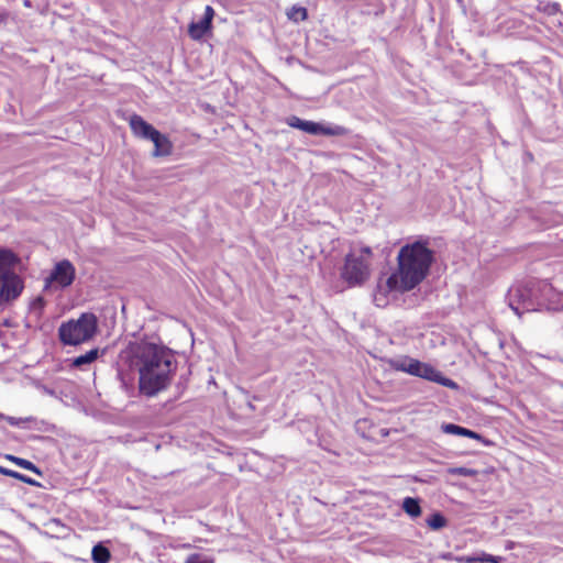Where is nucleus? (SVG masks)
I'll return each mask as SVG.
<instances>
[{
  "label": "nucleus",
  "mask_w": 563,
  "mask_h": 563,
  "mask_svg": "<svg viewBox=\"0 0 563 563\" xmlns=\"http://www.w3.org/2000/svg\"><path fill=\"white\" fill-rule=\"evenodd\" d=\"M19 481H22L24 483H27L30 485H35V479L31 478V477H27L23 474H20V477L18 478Z\"/></svg>",
  "instance_id": "473e14b6"
},
{
  "label": "nucleus",
  "mask_w": 563,
  "mask_h": 563,
  "mask_svg": "<svg viewBox=\"0 0 563 563\" xmlns=\"http://www.w3.org/2000/svg\"><path fill=\"white\" fill-rule=\"evenodd\" d=\"M130 129L133 135L137 139L148 141L153 136H156V129L152 123L147 122L142 115L132 113L129 118Z\"/></svg>",
  "instance_id": "f8f14e48"
},
{
  "label": "nucleus",
  "mask_w": 563,
  "mask_h": 563,
  "mask_svg": "<svg viewBox=\"0 0 563 563\" xmlns=\"http://www.w3.org/2000/svg\"><path fill=\"white\" fill-rule=\"evenodd\" d=\"M36 430H37V432L38 431H44V432H54V433H56L55 424L48 423L46 421H41V422L37 421Z\"/></svg>",
  "instance_id": "c756f323"
},
{
  "label": "nucleus",
  "mask_w": 563,
  "mask_h": 563,
  "mask_svg": "<svg viewBox=\"0 0 563 563\" xmlns=\"http://www.w3.org/2000/svg\"><path fill=\"white\" fill-rule=\"evenodd\" d=\"M25 5L30 7V5H31V4H30V1H27V0H26V1H25Z\"/></svg>",
  "instance_id": "49530a36"
},
{
  "label": "nucleus",
  "mask_w": 563,
  "mask_h": 563,
  "mask_svg": "<svg viewBox=\"0 0 563 563\" xmlns=\"http://www.w3.org/2000/svg\"><path fill=\"white\" fill-rule=\"evenodd\" d=\"M340 277L347 288L360 287L368 279L369 268L361 256H356L351 251L344 257Z\"/></svg>",
  "instance_id": "1a4fd4ad"
},
{
  "label": "nucleus",
  "mask_w": 563,
  "mask_h": 563,
  "mask_svg": "<svg viewBox=\"0 0 563 563\" xmlns=\"http://www.w3.org/2000/svg\"><path fill=\"white\" fill-rule=\"evenodd\" d=\"M448 473L453 476L474 477L478 474V471L466 466H455L450 467Z\"/></svg>",
  "instance_id": "bb28decb"
},
{
  "label": "nucleus",
  "mask_w": 563,
  "mask_h": 563,
  "mask_svg": "<svg viewBox=\"0 0 563 563\" xmlns=\"http://www.w3.org/2000/svg\"><path fill=\"white\" fill-rule=\"evenodd\" d=\"M190 376H191V368H190V365H188L187 369L181 372L177 378V382L175 384V394H174L173 400H177L184 395V393L188 388Z\"/></svg>",
  "instance_id": "4be33fe9"
},
{
  "label": "nucleus",
  "mask_w": 563,
  "mask_h": 563,
  "mask_svg": "<svg viewBox=\"0 0 563 563\" xmlns=\"http://www.w3.org/2000/svg\"><path fill=\"white\" fill-rule=\"evenodd\" d=\"M5 459H8L9 461L13 462L14 464H16L18 466H20L24 470L35 472V464H33L31 461H27V460H24L21 457H16L14 455H7Z\"/></svg>",
  "instance_id": "c85d7f7f"
},
{
  "label": "nucleus",
  "mask_w": 563,
  "mask_h": 563,
  "mask_svg": "<svg viewBox=\"0 0 563 563\" xmlns=\"http://www.w3.org/2000/svg\"><path fill=\"white\" fill-rule=\"evenodd\" d=\"M361 251H362V253H365V254H368V255L372 254V250H371L369 246H363L361 249Z\"/></svg>",
  "instance_id": "58836bf2"
},
{
  "label": "nucleus",
  "mask_w": 563,
  "mask_h": 563,
  "mask_svg": "<svg viewBox=\"0 0 563 563\" xmlns=\"http://www.w3.org/2000/svg\"><path fill=\"white\" fill-rule=\"evenodd\" d=\"M555 385L563 389V380H556Z\"/></svg>",
  "instance_id": "ea45409f"
},
{
  "label": "nucleus",
  "mask_w": 563,
  "mask_h": 563,
  "mask_svg": "<svg viewBox=\"0 0 563 563\" xmlns=\"http://www.w3.org/2000/svg\"><path fill=\"white\" fill-rule=\"evenodd\" d=\"M42 475V471L37 467V476Z\"/></svg>",
  "instance_id": "c03bdc74"
},
{
  "label": "nucleus",
  "mask_w": 563,
  "mask_h": 563,
  "mask_svg": "<svg viewBox=\"0 0 563 563\" xmlns=\"http://www.w3.org/2000/svg\"><path fill=\"white\" fill-rule=\"evenodd\" d=\"M316 438L318 445L325 452L340 456V444L336 439L322 428H317Z\"/></svg>",
  "instance_id": "2eb2a0df"
},
{
  "label": "nucleus",
  "mask_w": 563,
  "mask_h": 563,
  "mask_svg": "<svg viewBox=\"0 0 563 563\" xmlns=\"http://www.w3.org/2000/svg\"><path fill=\"white\" fill-rule=\"evenodd\" d=\"M98 330L96 314L82 312L78 319H70L59 325L58 338L64 345L76 346L93 339Z\"/></svg>",
  "instance_id": "39448f33"
},
{
  "label": "nucleus",
  "mask_w": 563,
  "mask_h": 563,
  "mask_svg": "<svg viewBox=\"0 0 563 563\" xmlns=\"http://www.w3.org/2000/svg\"><path fill=\"white\" fill-rule=\"evenodd\" d=\"M507 549H512V542H508Z\"/></svg>",
  "instance_id": "79ce46f5"
},
{
  "label": "nucleus",
  "mask_w": 563,
  "mask_h": 563,
  "mask_svg": "<svg viewBox=\"0 0 563 563\" xmlns=\"http://www.w3.org/2000/svg\"><path fill=\"white\" fill-rule=\"evenodd\" d=\"M387 363L394 371L402 372L408 375L435 383L452 390H457L460 388L455 380L446 376L432 364L413 358L409 355L389 358Z\"/></svg>",
  "instance_id": "20e7f679"
},
{
  "label": "nucleus",
  "mask_w": 563,
  "mask_h": 563,
  "mask_svg": "<svg viewBox=\"0 0 563 563\" xmlns=\"http://www.w3.org/2000/svg\"><path fill=\"white\" fill-rule=\"evenodd\" d=\"M64 399H67L69 401V406L75 401V397L73 394L64 388Z\"/></svg>",
  "instance_id": "2f4dec72"
},
{
  "label": "nucleus",
  "mask_w": 563,
  "mask_h": 563,
  "mask_svg": "<svg viewBox=\"0 0 563 563\" xmlns=\"http://www.w3.org/2000/svg\"><path fill=\"white\" fill-rule=\"evenodd\" d=\"M426 525L431 531H440L449 526V519L440 510H433L427 518Z\"/></svg>",
  "instance_id": "6ab92c4d"
},
{
  "label": "nucleus",
  "mask_w": 563,
  "mask_h": 563,
  "mask_svg": "<svg viewBox=\"0 0 563 563\" xmlns=\"http://www.w3.org/2000/svg\"><path fill=\"white\" fill-rule=\"evenodd\" d=\"M440 429L445 434L464 438L467 434L468 430V428L454 422H442Z\"/></svg>",
  "instance_id": "b1692460"
},
{
  "label": "nucleus",
  "mask_w": 563,
  "mask_h": 563,
  "mask_svg": "<svg viewBox=\"0 0 563 563\" xmlns=\"http://www.w3.org/2000/svg\"><path fill=\"white\" fill-rule=\"evenodd\" d=\"M75 278V265L68 258H63L54 264L44 278L43 291L45 294L63 291L73 285Z\"/></svg>",
  "instance_id": "6e6552de"
},
{
  "label": "nucleus",
  "mask_w": 563,
  "mask_h": 563,
  "mask_svg": "<svg viewBox=\"0 0 563 563\" xmlns=\"http://www.w3.org/2000/svg\"><path fill=\"white\" fill-rule=\"evenodd\" d=\"M156 136H153L148 141L153 143L154 148L152 151L153 157H166L173 153L174 145L169 136L162 131L156 132Z\"/></svg>",
  "instance_id": "4468645a"
},
{
  "label": "nucleus",
  "mask_w": 563,
  "mask_h": 563,
  "mask_svg": "<svg viewBox=\"0 0 563 563\" xmlns=\"http://www.w3.org/2000/svg\"><path fill=\"white\" fill-rule=\"evenodd\" d=\"M430 239L420 235L413 242L402 245L397 255V279L404 289L412 290L430 274L435 253L429 246Z\"/></svg>",
  "instance_id": "7ed1b4c3"
},
{
  "label": "nucleus",
  "mask_w": 563,
  "mask_h": 563,
  "mask_svg": "<svg viewBox=\"0 0 563 563\" xmlns=\"http://www.w3.org/2000/svg\"><path fill=\"white\" fill-rule=\"evenodd\" d=\"M58 441L52 434L41 435L37 434V460L40 457H47L58 452Z\"/></svg>",
  "instance_id": "dca6fc26"
},
{
  "label": "nucleus",
  "mask_w": 563,
  "mask_h": 563,
  "mask_svg": "<svg viewBox=\"0 0 563 563\" xmlns=\"http://www.w3.org/2000/svg\"><path fill=\"white\" fill-rule=\"evenodd\" d=\"M18 263L13 252L0 250V300L14 299L22 291V282L15 273Z\"/></svg>",
  "instance_id": "423d86ee"
},
{
  "label": "nucleus",
  "mask_w": 563,
  "mask_h": 563,
  "mask_svg": "<svg viewBox=\"0 0 563 563\" xmlns=\"http://www.w3.org/2000/svg\"><path fill=\"white\" fill-rule=\"evenodd\" d=\"M37 391L43 393L46 396L53 397L55 399H58L60 402H63L65 406H69V401L67 399H64V388L62 385H44L41 384L37 379Z\"/></svg>",
  "instance_id": "aec40b11"
},
{
  "label": "nucleus",
  "mask_w": 563,
  "mask_h": 563,
  "mask_svg": "<svg viewBox=\"0 0 563 563\" xmlns=\"http://www.w3.org/2000/svg\"><path fill=\"white\" fill-rule=\"evenodd\" d=\"M91 560L93 563H109L111 560L110 549L103 542L96 543L91 549Z\"/></svg>",
  "instance_id": "412c9836"
},
{
  "label": "nucleus",
  "mask_w": 563,
  "mask_h": 563,
  "mask_svg": "<svg viewBox=\"0 0 563 563\" xmlns=\"http://www.w3.org/2000/svg\"><path fill=\"white\" fill-rule=\"evenodd\" d=\"M537 10L549 16L561 13V4L559 2L551 1H539Z\"/></svg>",
  "instance_id": "393cba45"
},
{
  "label": "nucleus",
  "mask_w": 563,
  "mask_h": 563,
  "mask_svg": "<svg viewBox=\"0 0 563 563\" xmlns=\"http://www.w3.org/2000/svg\"><path fill=\"white\" fill-rule=\"evenodd\" d=\"M20 474L19 472H15V471H11V473H8V476L9 477H13V478H19L20 477Z\"/></svg>",
  "instance_id": "e433bc0d"
},
{
  "label": "nucleus",
  "mask_w": 563,
  "mask_h": 563,
  "mask_svg": "<svg viewBox=\"0 0 563 563\" xmlns=\"http://www.w3.org/2000/svg\"><path fill=\"white\" fill-rule=\"evenodd\" d=\"M285 123L291 129L299 130L313 136H343L351 132L343 125L325 123L322 121L306 120L295 114L287 117L285 119Z\"/></svg>",
  "instance_id": "0eeeda50"
},
{
  "label": "nucleus",
  "mask_w": 563,
  "mask_h": 563,
  "mask_svg": "<svg viewBox=\"0 0 563 563\" xmlns=\"http://www.w3.org/2000/svg\"><path fill=\"white\" fill-rule=\"evenodd\" d=\"M103 353L104 349L101 350L99 347H92L82 354L66 358L65 362L71 369L87 371L88 367Z\"/></svg>",
  "instance_id": "ddd939ff"
},
{
  "label": "nucleus",
  "mask_w": 563,
  "mask_h": 563,
  "mask_svg": "<svg viewBox=\"0 0 563 563\" xmlns=\"http://www.w3.org/2000/svg\"><path fill=\"white\" fill-rule=\"evenodd\" d=\"M12 470H9V468H5V467H2L0 466V473L8 476V473H11Z\"/></svg>",
  "instance_id": "4c0bfd02"
},
{
  "label": "nucleus",
  "mask_w": 563,
  "mask_h": 563,
  "mask_svg": "<svg viewBox=\"0 0 563 563\" xmlns=\"http://www.w3.org/2000/svg\"><path fill=\"white\" fill-rule=\"evenodd\" d=\"M388 433H389V431H388V430H386V429H383V430H382V434H383V435H388Z\"/></svg>",
  "instance_id": "a19ab883"
},
{
  "label": "nucleus",
  "mask_w": 563,
  "mask_h": 563,
  "mask_svg": "<svg viewBox=\"0 0 563 563\" xmlns=\"http://www.w3.org/2000/svg\"><path fill=\"white\" fill-rule=\"evenodd\" d=\"M465 438L474 439L487 448H490L495 444L493 440L484 437L482 433H479L473 429H470V428L467 430V434L465 435Z\"/></svg>",
  "instance_id": "cd10ccee"
},
{
  "label": "nucleus",
  "mask_w": 563,
  "mask_h": 563,
  "mask_svg": "<svg viewBox=\"0 0 563 563\" xmlns=\"http://www.w3.org/2000/svg\"><path fill=\"white\" fill-rule=\"evenodd\" d=\"M401 510L412 520L422 515L421 498L406 496L400 503Z\"/></svg>",
  "instance_id": "f3484780"
},
{
  "label": "nucleus",
  "mask_w": 563,
  "mask_h": 563,
  "mask_svg": "<svg viewBox=\"0 0 563 563\" xmlns=\"http://www.w3.org/2000/svg\"><path fill=\"white\" fill-rule=\"evenodd\" d=\"M503 558L499 555H494L487 552H477L471 555H460L456 558V562L459 563H500Z\"/></svg>",
  "instance_id": "a211bd4d"
},
{
  "label": "nucleus",
  "mask_w": 563,
  "mask_h": 563,
  "mask_svg": "<svg viewBox=\"0 0 563 563\" xmlns=\"http://www.w3.org/2000/svg\"><path fill=\"white\" fill-rule=\"evenodd\" d=\"M410 291L409 289H404L399 279H397V273H391L386 276L382 274L376 283L375 288L373 289V302L378 308H384L389 302L390 294H404Z\"/></svg>",
  "instance_id": "9d476101"
},
{
  "label": "nucleus",
  "mask_w": 563,
  "mask_h": 563,
  "mask_svg": "<svg viewBox=\"0 0 563 563\" xmlns=\"http://www.w3.org/2000/svg\"><path fill=\"white\" fill-rule=\"evenodd\" d=\"M249 407L254 410V406L252 405V402H249Z\"/></svg>",
  "instance_id": "a18cd8bd"
},
{
  "label": "nucleus",
  "mask_w": 563,
  "mask_h": 563,
  "mask_svg": "<svg viewBox=\"0 0 563 563\" xmlns=\"http://www.w3.org/2000/svg\"><path fill=\"white\" fill-rule=\"evenodd\" d=\"M214 9L207 4L203 14L198 20H192L188 24V35L194 41H201L212 34Z\"/></svg>",
  "instance_id": "9b49d317"
},
{
  "label": "nucleus",
  "mask_w": 563,
  "mask_h": 563,
  "mask_svg": "<svg viewBox=\"0 0 563 563\" xmlns=\"http://www.w3.org/2000/svg\"><path fill=\"white\" fill-rule=\"evenodd\" d=\"M287 19L295 23L303 22L309 18L308 9L300 4L291 5L286 12Z\"/></svg>",
  "instance_id": "5701e85b"
},
{
  "label": "nucleus",
  "mask_w": 563,
  "mask_h": 563,
  "mask_svg": "<svg viewBox=\"0 0 563 563\" xmlns=\"http://www.w3.org/2000/svg\"><path fill=\"white\" fill-rule=\"evenodd\" d=\"M52 523L56 527L65 528V526L60 522V519H52Z\"/></svg>",
  "instance_id": "c9c22d12"
},
{
  "label": "nucleus",
  "mask_w": 563,
  "mask_h": 563,
  "mask_svg": "<svg viewBox=\"0 0 563 563\" xmlns=\"http://www.w3.org/2000/svg\"><path fill=\"white\" fill-rule=\"evenodd\" d=\"M509 308L518 316L525 311H561L563 292L556 290L548 279L528 278L509 288Z\"/></svg>",
  "instance_id": "f03ea898"
},
{
  "label": "nucleus",
  "mask_w": 563,
  "mask_h": 563,
  "mask_svg": "<svg viewBox=\"0 0 563 563\" xmlns=\"http://www.w3.org/2000/svg\"><path fill=\"white\" fill-rule=\"evenodd\" d=\"M533 154L531 152H526L525 153V156H523V159L525 162H532L533 161Z\"/></svg>",
  "instance_id": "f704fd0d"
},
{
  "label": "nucleus",
  "mask_w": 563,
  "mask_h": 563,
  "mask_svg": "<svg viewBox=\"0 0 563 563\" xmlns=\"http://www.w3.org/2000/svg\"><path fill=\"white\" fill-rule=\"evenodd\" d=\"M440 558H441L442 560H445V561H451V560H455V561H456V558H457V556H455V555H454L453 553H451V552H446V553H442V554L440 555Z\"/></svg>",
  "instance_id": "72a5a7b5"
},
{
  "label": "nucleus",
  "mask_w": 563,
  "mask_h": 563,
  "mask_svg": "<svg viewBox=\"0 0 563 563\" xmlns=\"http://www.w3.org/2000/svg\"><path fill=\"white\" fill-rule=\"evenodd\" d=\"M36 531H37V532H40V533H44L45 536H47V532H42V531L40 530V528H36Z\"/></svg>",
  "instance_id": "37998d69"
},
{
  "label": "nucleus",
  "mask_w": 563,
  "mask_h": 563,
  "mask_svg": "<svg viewBox=\"0 0 563 563\" xmlns=\"http://www.w3.org/2000/svg\"><path fill=\"white\" fill-rule=\"evenodd\" d=\"M213 555L201 552H194L186 556L184 563H214Z\"/></svg>",
  "instance_id": "a878e982"
},
{
  "label": "nucleus",
  "mask_w": 563,
  "mask_h": 563,
  "mask_svg": "<svg viewBox=\"0 0 563 563\" xmlns=\"http://www.w3.org/2000/svg\"><path fill=\"white\" fill-rule=\"evenodd\" d=\"M36 301H37V314H38L45 306V300L41 295H37Z\"/></svg>",
  "instance_id": "7c9ffc66"
},
{
  "label": "nucleus",
  "mask_w": 563,
  "mask_h": 563,
  "mask_svg": "<svg viewBox=\"0 0 563 563\" xmlns=\"http://www.w3.org/2000/svg\"><path fill=\"white\" fill-rule=\"evenodd\" d=\"M2 418H3V415H2V413H0V419H2Z\"/></svg>",
  "instance_id": "de8ad7c7"
},
{
  "label": "nucleus",
  "mask_w": 563,
  "mask_h": 563,
  "mask_svg": "<svg viewBox=\"0 0 563 563\" xmlns=\"http://www.w3.org/2000/svg\"><path fill=\"white\" fill-rule=\"evenodd\" d=\"M180 354L164 343L147 339L130 341L118 355L117 379L130 398L151 399L173 384Z\"/></svg>",
  "instance_id": "f257e3e1"
}]
</instances>
